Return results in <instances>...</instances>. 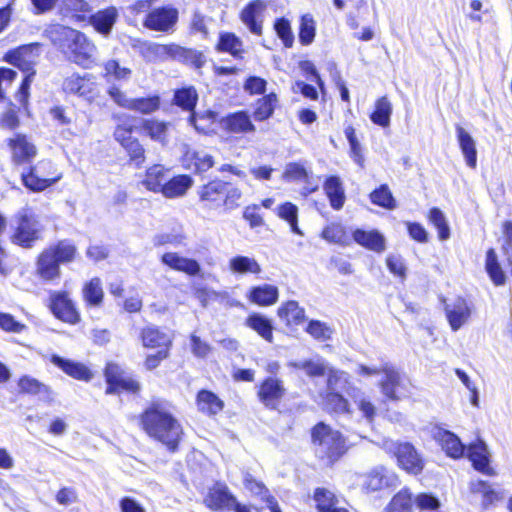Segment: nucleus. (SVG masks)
<instances>
[{
  "mask_svg": "<svg viewBox=\"0 0 512 512\" xmlns=\"http://www.w3.org/2000/svg\"><path fill=\"white\" fill-rule=\"evenodd\" d=\"M140 425L145 433L175 451L183 434L182 426L165 401H153L140 415Z\"/></svg>",
  "mask_w": 512,
  "mask_h": 512,
  "instance_id": "1",
  "label": "nucleus"
},
{
  "mask_svg": "<svg viewBox=\"0 0 512 512\" xmlns=\"http://www.w3.org/2000/svg\"><path fill=\"white\" fill-rule=\"evenodd\" d=\"M45 32L70 61L83 68L95 62L96 46L82 32L60 24L50 25Z\"/></svg>",
  "mask_w": 512,
  "mask_h": 512,
  "instance_id": "2",
  "label": "nucleus"
},
{
  "mask_svg": "<svg viewBox=\"0 0 512 512\" xmlns=\"http://www.w3.org/2000/svg\"><path fill=\"white\" fill-rule=\"evenodd\" d=\"M312 442L316 456L329 464L337 461L345 452V441L340 432L323 422L313 428Z\"/></svg>",
  "mask_w": 512,
  "mask_h": 512,
  "instance_id": "3",
  "label": "nucleus"
},
{
  "mask_svg": "<svg viewBox=\"0 0 512 512\" xmlns=\"http://www.w3.org/2000/svg\"><path fill=\"white\" fill-rule=\"evenodd\" d=\"M15 229L11 241L23 248H31L42 239L45 230L39 216L29 206L21 208L15 214Z\"/></svg>",
  "mask_w": 512,
  "mask_h": 512,
  "instance_id": "4",
  "label": "nucleus"
},
{
  "mask_svg": "<svg viewBox=\"0 0 512 512\" xmlns=\"http://www.w3.org/2000/svg\"><path fill=\"white\" fill-rule=\"evenodd\" d=\"M39 51L40 45L38 43H32L21 46L10 54V61L26 73L18 92L16 93L17 101L24 107L28 104L30 95L29 89L35 76L33 65L37 61Z\"/></svg>",
  "mask_w": 512,
  "mask_h": 512,
  "instance_id": "5",
  "label": "nucleus"
},
{
  "mask_svg": "<svg viewBox=\"0 0 512 512\" xmlns=\"http://www.w3.org/2000/svg\"><path fill=\"white\" fill-rule=\"evenodd\" d=\"M383 378L379 381L381 393L391 401H400L410 394L406 378L391 364L381 365Z\"/></svg>",
  "mask_w": 512,
  "mask_h": 512,
  "instance_id": "6",
  "label": "nucleus"
},
{
  "mask_svg": "<svg viewBox=\"0 0 512 512\" xmlns=\"http://www.w3.org/2000/svg\"><path fill=\"white\" fill-rule=\"evenodd\" d=\"M62 90L66 94L77 95L89 103H93L100 96V85L91 73L80 75L73 73L64 78Z\"/></svg>",
  "mask_w": 512,
  "mask_h": 512,
  "instance_id": "7",
  "label": "nucleus"
},
{
  "mask_svg": "<svg viewBox=\"0 0 512 512\" xmlns=\"http://www.w3.org/2000/svg\"><path fill=\"white\" fill-rule=\"evenodd\" d=\"M50 161H40L37 165L30 167L27 173L21 174L22 182L26 188L33 192H41L60 180L61 175L52 176L46 173L52 169Z\"/></svg>",
  "mask_w": 512,
  "mask_h": 512,
  "instance_id": "8",
  "label": "nucleus"
},
{
  "mask_svg": "<svg viewBox=\"0 0 512 512\" xmlns=\"http://www.w3.org/2000/svg\"><path fill=\"white\" fill-rule=\"evenodd\" d=\"M49 308L57 319L65 323L74 325L80 321V314L67 292L52 291L49 296Z\"/></svg>",
  "mask_w": 512,
  "mask_h": 512,
  "instance_id": "9",
  "label": "nucleus"
},
{
  "mask_svg": "<svg viewBox=\"0 0 512 512\" xmlns=\"http://www.w3.org/2000/svg\"><path fill=\"white\" fill-rule=\"evenodd\" d=\"M444 311L451 330L456 332L469 322L473 307L466 299L457 297L451 302H445Z\"/></svg>",
  "mask_w": 512,
  "mask_h": 512,
  "instance_id": "10",
  "label": "nucleus"
},
{
  "mask_svg": "<svg viewBox=\"0 0 512 512\" xmlns=\"http://www.w3.org/2000/svg\"><path fill=\"white\" fill-rule=\"evenodd\" d=\"M178 20V11L172 7L156 8L148 13L144 27L153 31L168 32Z\"/></svg>",
  "mask_w": 512,
  "mask_h": 512,
  "instance_id": "11",
  "label": "nucleus"
},
{
  "mask_svg": "<svg viewBox=\"0 0 512 512\" xmlns=\"http://www.w3.org/2000/svg\"><path fill=\"white\" fill-rule=\"evenodd\" d=\"M389 450L395 454L399 465L412 473H419L423 463L415 448L409 443H391Z\"/></svg>",
  "mask_w": 512,
  "mask_h": 512,
  "instance_id": "12",
  "label": "nucleus"
},
{
  "mask_svg": "<svg viewBox=\"0 0 512 512\" xmlns=\"http://www.w3.org/2000/svg\"><path fill=\"white\" fill-rule=\"evenodd\" d=\"M204 504L211 510H232L235 497L223 483H216L204 498Z\"/></svg>",
  "mask_w": 512,
  "mask_h": 512,
  "instance_id": "13",
  "label": "nucleus"
},
{
  "mask_svg": "<svg viewBox=\"0 0 512 512\" xmlns=\"http://www.w3.org/2000/svg\"><path fill=\"white\" fill-rule=\"evenodd\" d=\"M130 45L149 62H154L165 57L171 51L179 49V47L175 45H162L136 38L130 39Z\"/></svg>",
  "mask_w": 512,
  "mask_h": 512,
  "instance_id": "14",
  "label": "nucleus"
},
{
  "mask_svg": "<svg viewBox=\"0 0 512 512\" xmlns=\"http://www.w3.org/2000/svg\"><path fill=\"white\" fill-rule=\"evenodd\" d=\"M285 392L286 389L281 380L269 377L261 384L258 396L266 407L274 409L284 397Z\"/></svg>",
  "mask_w": 512,
  "mask_h": 512,
  "instance_id": "15",
  "label": "nucleus"
},
{
  "mask_svg": "<svg viewBox=\"0 0 512 512\" xmlns=\"http://www.w3.org/2000/svg\"><path fill=\"white\" fill-rule=\"evenodd\" d=\"M266 10L264 1L255 0L250 2L241 12L240 18L249 31L255 35L262 34L263 14Z\"/></svg>",
  "mask_w": 512,
  "mask_h": 512,
  "instance_id": "16",
  "label": "nucleus"
},
{
  "mask_svg": "<svg viewBox=\"0 0 512 512\" xmlns=\"http://www.w3.org/2000/svg\"><path fill=\"white\" fill-rule=\"evenodd\" d=\"M489 457L490 453L484 441L477 440L468 446V458L472 462L473 467L485 475L494 476L496 473L489 465Z\"/></svg>",
  "mask_w": 512,
  "mask_h": 512,
  "instance_id": "17",
  "label": "nucleus"
},
{
  "mask_svg": "<svg viewBox=\"0 0 512 512\" xmlns=\"http://www.w3.org/2000/svg\"><path fill=\"white\" fill-rule=\"evenodd\" d=\"M142 345L145 348L169 351L172 346V337L158 327L151 325L143 328L140 333Z\"/></svg>",
  "mask_w": 512,
  "mask_h": 512,
  "instance_id": "18",
  "label": "nucleus"
},
{
  "mask_svg": "<svg viewBox=\"0 0 512 512\" xmlns=\"http://www.w3.org/2000/svg\"><path fill=\"white\" fill-rule=\"evenodd\" d=\"M161 261L169 268L183 272L189 276H197L201 271V266L198 261L181 256L176 252L164 253L161 257Z\"/></svg>",
  "mask_w": 512,
  "mask_h": 512,
  "instance_id": "19",
  "label": "nucleus"
},
{
  "mask_svg": "<svg viewBox=\"0 0 512 512\" xmlns=\"http://www.w3.org/2000/svg\"><path fill=\"white\" fill-rule=\"evenodd\" d=\"M8 145L12 151V159L17 164L30 162L37 154L35 145L25 135L17 134L9 139Z\"/></svg>",
  "mask_w": 512,
  "mask_h": 512,
  "instance_id": "20",
  "label": "nucleus"
},
{
  "mask_svg": "<svg viewBox=\"0 0 512 512\" xmlns=\"http://www.w3.org/2000/svg\"><path fill=\"white\" fill-rule=\"evenodd\" d=\"M228 270L234 276L259 275L262 267L254 257L235 255L228 260Z\"/></svg>",
  "mask_w": 512,
  "mask_h": 512,
  "instance_id": "21",
  "label": "nucleus"
},
{
  "mask_svg": "<svg viewBox=\"0 0 512 512\" xmlns=\"http://www.w3.org/2000/svg\"><path fill=\"white\" fill-rule=\"evenodd\" d=\"M353 239L360 246L376 253H382L386 249V239L377 230L365 231L356 229L353 232Z\"/></svg>",
  "mask_w": 512,
  "mask_h": 512,
  "instance_id": "22",
  "label": "nucleus"
},
{
  "mask_svg": "<svg viewBox=\"0 0 512 512\" xmlns=\"http://www.w3.org/2000/svg\"><path fill=\"white\" fill-rule=\"evenodd\" d=\"M287 365L293 369L302 370L309 378L325 376L329 367L328 362L319 355L310 359L290 361Z\"/></svg>",
  "mask_w": 512,
  "mask_h": 512,
  "instance_id": "23",
  "label": "nucleus"
},
{
  "mask_svg": "<svg viewBox=\"0 0 512 512\" xmlns=\"http://www.w3.org/2000/svg\"><path fill=\"white\" fill-rule=\"evenodd\" d=\"M37 275L44 281H54L60 278V264L45 249L36 262Z\"/></svg>",
  "mask_w": 512,
  "mask_h": 512,
  "instance_id": "24",
  "label": "nucleus"
},
{
  "mask_svg": "<svg viewBox=\"0 0 512 512\" xmlns=\"http://www.w3.org/2000/svg\"><path fill=\"white\" fill-rule=\"evenodd\" d=\"M247 298L256 305L271 306L278 301L279 290L271 284L254 286L249 290Z\"/></svg>",
  "mask_w": 512,
  "mask_h": 512,
  "instance_id": "25",
  "label": "nucleus"
},
{
  "mask_svg": "<svg viewBox=\"0 0 512 512\" xmlns=\"http://www.w3.org/2000/svg\"><path fill=\"white\" fill-rule=\"evenodd\" d=\"M456 136L459 147L464 156L467 166L474 169L477 165L476 142L473 137L462 126L456 125Z\"/></svg>",
  "mask_w": 512,
  "mask_h": 512,
  "instance_id": "26",
  "label": "nucleus"
},
{
  "mask_svg": "<svg viewBox=\"0 0 512 512\" xmlns=\"http://www.w3.org/2000/svg\"><path fill=\"white\" fill-rule=\"evenodd\" d=\"M434 438L440 443L448 456L457 459L464 455L465 446L454 433L438 429L434 434Z\"/></svg>",
  "mask_w": 512,
  "mask_h": 512,
  "instance_id": "27",
  "label": "nucleus"
},
{
  "mask_svg": "<svg viewBox=\"0 0 512 512\" xmlns=\"http://www.w3.org/2000/svg\"><path fill=\"white\" fill-rule=\"evenodd\" d=\"M227 182L216 179L203 185L199 191L200 200L210 203L213 207L223 204L224 194L226 193Z\"/></svg>",
  "mask_w": 512,
  "mask_h": 512,
  "instance_id": "28",
  "label": "nucleus"
},
{
  "mask_svg": "<svg viewBox=\"0 0 512 512\" xmlns=\"http://www.w3.org/2000/svg\"><path fill=\"white\" fill-rule=\"evenodd\" d=\"M51 362L77 380L89 381L92 378V372L82 363L64 359L57 355L52 356Z\"/></svg>",
  "mask_w": 512,
  "mask_h": 512,
  "instance_id": "29",
  "label": "nucleus"
},
{
  "mask_svg": "<svg viewBox=\"0 0 512 512\" xmlns=\"http://www.w3.org/2000/svg\"><path fill=\"white\" fill-rule=\"evenodd\" d=\"M392 477L384 466H377L364 475L363 488L375 492L391 485Z\"/></svg>",
  "mask_w": 512,
  "mask_h": 512,
  "instance_id": "30",
  "label": "nucleus"
},
{
  "mask_svg": "<svg viewBox=\"0 0 512 512\" xmlns=\"http://www.w3.org/2000/svg\"><path fill=\"white\" fill-rule=\"evenodd\" d=\"M221 127L231 133L253 132L255 126L246 112H236L221 120Z\"/></svg>",
  "mask_w": 512,
  "mask_h": 512,
  "instance_id": "31",
  "label": "nucleus"
},
{
  "mask_svg": "<svg viewBox=\"0 0 512 512\" xmlns=\"http://www.w3.org/2000/svg\"><path fill=\"white\" fill-rule=\"evenodd\" d=\"M118 18V11L115 7H108L100 10L90 17V24L94 29L103 34L108 35Z\"/></svg>",
  "mask_w": 512,
  "mask_h": 512,
  "instance_id": "32",
  "label": "nucleus"
},
{
  "mask_svg": "<svg viewBox=\"0 0 512 512\" xmlns=\"http://www.w3.org/2000/svg\"><path fill=\"white\" fill-rule=\"evenodd\" d=\"M245 325L255 331L265 341L273 342V325L266 316L260 313H252L246 318Z\"/></svg>",
  "mask_w": 512,
  "mask_h": 512,
  "instance_id": "33",
  "label": "nucleus"
},
{
  "mask_svg": "<svg viewBox=\"0 0 512 512\" xmlns=\"http://www.w3.org/2000/svg\"><path fill=\"white\" fill-rule=\"evenodd\" d=\"M192 179L187 175H178L169 181H165L160 192L167 198L183 196L192 186Z\"/></svg>",
  "mask_w": 512,
  "mask_h": 512,
  "instance_id": "34",
  "label": "nucleus"
},
{
  "mask_svg": "<svg viewBox=\"0 0 512 512\" xmlns=\"http://www.w3.org/2000/svg\"><path fill=\"white\" fill-rule=\"evenodd\" d=\"M324 190L329 198L330 205L335 210H340L345 202V192L342 182L337 176H330L324 183Z\"/></svg>",
  "mask_w": 512,
  "mask_h": 512,
  "instance_id": "35",
  "label": "nucleus"
},
{
  "mask_svg": "<svg viewBox=\"0 0 512 512\" xmlns=\"http://www.w3.org/2000/svg\"><path fill=\"white\" fill-rule=\"evenodd\" d=\"M46 250L59 264H68L74 261L77 255L76 246L69 240H61Z\"/></svg>",
  "mask_w": 512,
  "mask_h": 512,
  "instance_id": "36",
  "label": "nucleus"
},
{
  "mask_svg": "<svg viewBox=\"0 0 512 512\" xmlns=\"http://www.w3.org/2000/svg\"><path fill=\"white\" fill-rule=\"evenodd\" d=\"M313 498L319 512H348L344 508L337 507V497L326 488H317Z\"/></svg>",
  "mask_w": 512,
  "mask_h": 512,
  "instance_id": "37",
  "label": "nucleus"
},
{
  "mask_svg": "<svg viewBox=\"0 0 512 512\" xmlns=\"http://www.w3.org/2000/svg\"><path fill=\"white\" fill-rule=\"evenodd\" d=\"M278 316L287 325L300 324L305 318V311L296 301H288L278 308Z\"/></svg>",
  "mask_w": 512,
  "mask_h": 512,
  "instance_id": "38",
  "label": "nucleus"
},
{
  "mask_svg": "<svg viewBox=\"0 0 512 512\" xmlns=\"http://www.w3.org/2000/svg\"><path fill=\"white\" fill-rule=\"evenodd\" d=\"M83 299L87 306L99 307L104 298V292L99 278H92L82 289Z\"/></svg>",
  "mask_w": 512,
  "mask_h": 512,
  "instance_id": "39",
  "label": "nucleus"
},
{
  "mask_svg": "<svg viewBox=\"0 0 512 512\" xmlns=\"http://www.w3.org/2000/svg\"><path fill=\"white\" fill-rule=\"evenodd\" d=\"M485 269L491 281L496 286H503L506 281V276L498 262V257L493 248L489 249L486 253Z\"/></svg>",
  "mask_w": 512,
  "mask_h": 512,
  "instance_id": "40",
  "label": "nucleus"
},
{
  "mask_svg": "<svg viewBox=\"0 0 512 512\" xmlns=\"http://www.w3.org/2000/svg\"><path fill=\"white\" fill-rule=\"evenodd\" d=\"M198 409L209 415H215L223 409V402L214 393L202 390L197 395Z\"/></svg>",
  "mask_w": 512,
  "mask_h": 512,
  "instance_id": "41",
  "label": "nucleus"
},
{
  "mask_svg": "<svg viewBox=\"0 0 512 512\" xmlns=\"http://www.w3.org/2000/svg\"><path fill=\"white\" fill-rule=\"evenodd\" d=\"M18 385L22 392L39 395L42 399L47 401L52 400V392L50 388L35 378L23 376L19 380Z\"/></svg>",
  "mask_w": 512,
  "mask_h": 512,
  "instance_id": "42",
  "label": "nucleus"
},
{
  "mask_svg": "<svg viewBox=\"0 0 512 512\" xmlns=\"http://www.w3.org/2000/svg\"><path fill=\"white\" fill-rule=\"evenodd\" d=\"M392 114V104L387 97L379 98L375 103V110L371 114V121L381 127H387L390 124V117Z\"/></svg>",
  "mask_w": 512,
  "mask_h": 512,
  "instance_id": "43",
  "label": "nucleus"
},
{
  "mask_svg": "<svg viewBox=\"0 0 512 512\" xmlns=\"http://www.w3.org/2000/svg\"><path fill=\"white\" fill-rule=\"evenodd\" d=\"M142 128L151 139L159 141L162 144L167 142L169 123L146 119L143 120Z\"/></svg>",
  "mask_w": 512,
  "mask_h": 512,
  "instance_id": "44",
  "label": "nucleus"
},
{
  "mask_svg": "<svg viewBox=\"0 0 512 512\" xmlns=\"http://www.w3.org/2000/svg\"><path fill=\"white\" fill-rule=\"evenodd\" d=\"M320 396L327 410L338 414L350 413L349 403L340 392H325Z\"/></svg>",
  "mask_w": 512,
  "mask_h": 512,
  "instance_id": "45",
  "label": "nucleus"
},
{
  "mask_svg": "<svg viewBox=\"0 0 512 512\" xmlns=\"http://www.w3.org/2000/svg\"><path fill=\"white\" fill-rule=\"evenodd\" d=\"M217 48L219 51L228 52L236 58H241L244 52L242 41L233 33L221 34Z\"/></svg>",
  "mask_w": 512,
  "mask_h": 512,
  "instance_id": "46",
  "label": "nucleus"
},
{
  "mask_svg": "<svg viewBox=\"0 0 512 512\" xmlns=\"http://www.w3.org/2000/svg\"><path fill=\"white\" fill-rule=\"evenodd\" d=\"M326 375V392H340L347 388L349 376L346 372L329 366Z\"/></svg>",
  "mask_w": 512,
  "mask_h": 512,
  "instance_id": "47",
  "label": "nucleus"
},
{
  "mask_svg": "<svg viewBox=\"0 0 512 512\" xmlns=\"http://www.w3.org/2000/svg\"><path fill=\"white\" fill-rule=\"evenodd\" d=\"M185 160L193 164L198 172H205L214 165L213 157L204 150H187Z\"/></svg>",
  "mask_w": 512,
  "mask_h": 512,
  "instance_id": "48",
  "label": "nucleus"
},
{
  "mask_svg": "<svg viewBox=\"0 0 512 512\" xmlns=\"http://www.w3.org/2000/svg\"><path fill=\"white\" fill-rule=\"evenodd\" d=\"M166 181V171L161 165H154L147 170L143 185L153 192H160Z\"/></svg>",
  "mask_w": 512,
  "mask_h": 512,
  "instance_id": "49",
  "label": "nucleus"
},
{
  "mask_svg": "<svg viewBox=\"0 0 512 512\" xmlns=\"http://www.w3.org/2000/svg\"><path fill=\"white\" fill-rule=\"evenodd\" d=\"M470 490L472 493L481 494L483 496V505L487 506L494 501L502 498L499 491H496L491 485L485 481L477 480L470 483Z\"/></svg>",
  "mask_w": 512,
  "mask_h": 512,
  "instance_id": "50",
  "label": "nucleus"
},
{
  "mask_svg": "<svg viewBox=\"0 0 512 512\" xmlns=\"http://www.w3.org/2000/svg\"><path fill=\"white\" fill-rule=\"evenodd\" d=\"M216 117L217 113L214 111H206L202 114L192 112L188 120L196 131L208 133L211 130V126L216 120Z\"/></svg>",
  "mask_w": 512,
  "mask_h": 512,
  "instance_id": "51",
  "label": "nucleus"
},
{
  "mask_svg": "<svg viewBox=\"0 0 512 512\" xmlns=\"http://www.w3.org/2000/svg\"><path fill=\"white\" fill-rule=\"evenodd\" d=\"M198 95L193 87L178 89L174 94V103L187 111H193Z\"/></svg>",
  "mask_w": 512,
  "mask_h": 512,
  "instance_id": "52",
  "label": "nucleus"
},
{
  "mask_svg": "<svg viewBox=\"0 0 512 512\" xmlns=\"http://www.w3.org/2000/svg\"><path fill=\"white\" fill-rule=\"evenodd\" d=\"M278 216L290 224L291 230L299 235H303L298 227V208L296 205L286 202L278 207Z\"/></svg>",
  "mask_w": 512,
  "mask_h": 512,
  "instance_id": "53",
  "label": "nucleus"
},
{
  "mask_svg": "<svg viewBox=\"0 0 512 512\" xmlns=\"http://www.w3.org/2000/svg\"><path fill=\"white\" fill-rule=\"evenodd\" d=\"M387 512H411L412 497L408 490L398 492L386 508Z\"/></svg>",
  "mask_w": 512,
  "mask_h": 512,
  "instance_id": "54",
  "label": "nucleus"
},
{
  "mask_svg": "<svg viewBox=\"0 0 512 512\" xmlns=\"http://www.w3.org/2000/svg\"><path fill=\"white\" fill-rule=\"evenodd\" d=\"M103 77L109 81L111 78L115 80H127L131 75V70L122 67L116 60H108L103 64Z\"/></svg>",
  "mask_w": 512,
  "mask_h": 512,
  "instance_id": "55",
  "label": "nucleus"
},
{
  "mask_svg": "<svg viewBox=\"0 0 512 512\" xmlns=\"http://www.w3.org/2000/svg\"><path fill=\"white\" fill-rule=\"evenodd\" d=\"M306 332L318 341H327L333 334V329L319 320H311L308 323Z\"/></svg>",
  "mask_w": 512,
  "mask_h": 512,
  "instance_id": "56",
  "label": "nucleus"
},
{
  "mask_svg": "<svg viewBox=\"0 0 512 512\" xmlns=\"http://www.w3.org/2000/svg\"><path fill=\"white\" fill-rule=\"evenodd\" d=\"M275 102H276V95L273 93L258 100L257 107L254 111L255 120L263 121V120L268 119L273 113Z\"/></svg>",
  "mask_w": 512,
  "mask_h": 512,
  "instance_id": "57",
  "label": "nucleus"
},
{
  "mask_svg": "<svg viewBox=\"0 0 512 512\" xmlns=\"http://www.w3.org/2000/svg\"><path fill=\"white\" fill-rule=\"evenodd\" d=\"M370 199L372 203L386 209H394L396 206L395 200L387 185H381L380 188L374 190L370 194Z\"/></svg>",
  "mask_w": 512,
  "mask_h": 512,
  "instance_id": "58",
  "label": "nucleus"
},
{
  "mask_svg": "<svg viewBox=\"0 0 512 512\" xmlns=\"http://www.w3.org/2000/svg\"><path fill=\"white\" fill-rule=\"evenodd\" d=\"M321 237L327 242L335 244H344L347 238L344 227L339 223H331L327 225L323 229Z\"/></svg>",
  "mask_w": 512,
  "mask_h": 512,
  "instance_id": "59",
  "label": "nucleus"
},
{
  "mask_svg": "<svg viewBox=\"0 0 512 512\" xmlns=\"http://www.w3.org/2000/svg\"><path fill=\"white\" fill-rule=\"evenodd\" d=\"M315 37V21L309 14L303 15L300 23L299 41L303 45H309Z\"/></svg>",
  "mask_w": 512,
  "mask_h": 512,
  "instance_id": "60",
  "label": "nucleus"
},
{
  "mask_svg": "<svg viewBox=\"0 0 512 512\" xmlns=\"http://www.w3.org/2000/svg\"><path fill=\"white\" fill-rule=\"evenodd\" d=\"M429 220L437 228L439 238L447 240L450 236V229L443 212L438 208H432L429 213Z\"/></svg>",
  "mask_w": 512,
  "mask_h": 512,
  "instance_id": "61",
  "label": "nucleus"
},
{
  "mask_svg": "<svg viewBox=\"0 0 512 512\" xmlns=\"http://www.w3.org/2000/svg\"><path fill=\"white\" fill-rule=\"evenodd\" d=\"M159 105L160 101L157 96L137 98L131 99L129 109L141 112L143 114H149L156 111L159 108Z\"/></svg>",
  "mask_w": 512,
  "mask_h": 512,
  "instance_id": "62",
  "label": "nucleus"
},
{
  "mask_svg": "<svg viewBox=\"0 0 512 512\" xmlns=\"http://www.w3.org/2000/svg\"><path fill=\"white\" fill-rule=\"evenodd\" d=\"M277 36L282 40L285 47L290 48L294 43V35L291 30L290 22L285 18L277 19L274 24Z\"/></svg>",
  "mask_w": 512,
  "mask_h": 512,
  "instance_id": "63",
  "label": "nucleus"
},
{
  "mask_svg": "<svg viewBox=\"0 0 512 512\" xmlns=\"http://www.w3.org/2000/svg\"><path fill=\"white\" fill-rule=\"evenodd\" d=\"M123 376V371L120 366L114 363H109L105 369V377L108 383L106 389L107 394L116 393L115 383L119 382V379Z\"/></svg>",
  "mask_w": 512,
  "mask_h": 512,
  "instance_id": "64",
  "label": "nucleus"
}]
</instances>
